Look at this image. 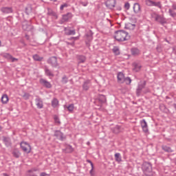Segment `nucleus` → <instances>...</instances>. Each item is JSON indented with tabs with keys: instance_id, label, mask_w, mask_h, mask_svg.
<instances>
[{
	"instance_id": "f257e3e1",
	"label": "nucleus",
	"mask_w": 176,
	"mask_h": 176,
	"mask_svg": "<svg viewBox=\"0 0 176 176\" xmlns=\"http://www.w3.org/2000/svg\"><path fill=\"white\" fill-rule=\"evenodd\" d=\"M113 37L117 42H124V41H129L131 38L129 33L123 30L116 31Z\"/></svg>"
},
{
	"instance_id": "f03ea898",
	"label": "nucleus",
	"mask_w": 176,
	"mask_h": 176,
	"mask_svg": "<svg viewBox=\"0 0 176 176\" xmlns=\"http://www.w3.org/2000/svg\"><path fill=\"white\" fill-rule=\"evenodd\" d=\"M142 170L146 176H153V170H152V164L151 162H144L142 165Z\"/></svg>"
},
{
	"instance_id": "7ed1b4c3",
	"label": "nucleus",
	"mask_w": 176,
	"mask_h": 176,
	"mask_svg": "<svg viewBox=\"0 0 176 176\" xmlns=\"http://www.w3.org/2000/svg\"><path fill=\"white\" fill-rule=\"evenodd\" d=\"M145 86H146V81H140L138 85V87L136 89V96L137 97H140L141 96V94L142 93V89H145Z\"/></svg>"
},
{
	"instance_id": "20e7f679",
	"label": "nucleus",
	"mask_w": 176,
	"mask_h": 176,
	"mask_svg": "<svg viewBox=\"0 0 176 176\" xmlns=\"http://www.w3.org/2000/svg\"><path fill=\"white\" fill-rule=\"evenodd\" d=\"M153 19L157 21V23H160L162 25H164V24H167V19L164 18V16L154 13Z\"/></svg>"
},
{
	"instance_id": "39448f33",
	"label": "nucleus",
	"mask_w": 176,
	"mask_h": 176,
	"mask_svg": "<svg viewBox=\"0 0 176 176\" xmlns=\"http://www.w3.org/2000/svg\"><path fill=\"white\" fill-rule=\"evenodd\" d=\"M21 148L25 153H31V145L28 144L27 142H22L20 144Z\"/></svg>"
},
{
	"instance_id": "423d86ee",
	"label": "nucleus",
	"mask_w": 176,
	"mask_h": 176,
	"mask_svg": "<svg viewBox=\"0 0 176 176\" xmlns=\"http://www.w3.org/2000/svg\"><path fill=\"white\" fill-rule=\"evenodd\" d=\"M54 137H56L59 141H64L67 137L64 135V133L60 130H56L54 131Z\"/></svg>"
},
{
	"instance_id": "0eeeda50",
	"label": "nucleus",
	"mask_w": 176,
	"mask_h": 176,
	"mask_svg": "<svg viewBox=\"0 0 176 176\" xmlns=\"http://www.w3.org/2000/svg\"><path fill=\"white\" fill-rule=\"evenodd\" d=\"M47 63L52 65L54 68L58 67V63H57V57L52 56L47 60Z\"/></svg>"
},
{
	"instance_id": "6e6552de",
	"label": "nucleus",
	"mask_w": 176,
	"mask_h": 176,
	"mask_svg": "<svg viewBox=\"0 0 176 176\" xmlns=\"http://www.w3.org/2000/svg\"><path fill=\"white\" fill-rule=\"evenodd\" d=\"M96 101H98L99 107H102L103 104H107V97L105 96V95H102V94H99Z\"/></svg>"
},
{
	"instance_id": "1a4fd4ad",
	"label": "nucleus",
	"mask_w": 176,
	"mask_h": 176,
	"mask_svg": "<svg viewBox=\"0 0 176 176\" xmlns=\"http://www.w3.org/2000/svg\"><path fill=\"white\" fill-rule=\"evenodd\" d=\"M2 56L7 60H11L12 63H14L16 61H19V59L14 58L9 53H3Z\"/></svg>"
},
{
	"instance_id": "9d476101",
	"label": "nucleus",
	"mask_w": 176,
	"mask_h": 176,
	"mask_svg": "<svg viewBox=\"0 0 176 176\" xmlns=\"http://www.w3.org/2000/svg\"><path fill=\"white\" fill-rule=\"evenodd\" d=\"M132 67L133 71H134V72H140L142 66L141 65V63H140V62H133L132 63Z\"/></svg>"
},
{
	"instance_id": "9b49d317",
	"label": "nucleus",
	"mask_w": 176,
	"mask_h": 176,
	"mask_svg": "<svg viewBox=\"0 0 176 176\" xmlns=\"http://www.w3.org/2000/svg\"><path fill=\"white\" fill-rule=\"evenodd\" d=\"M105 5L109 9H113L116 6V0H107L105 2Z\"/></svg>"
},
{
	"instance_id": "f8f14e48",
	"label": "nucleus",
	"mask_w": 176,
	"mask_h": 176,
	"mask_svg": "<svg viewBox=\"0 0 176 176\" xmlns=\"http://www.w3.org/2000/svg\"><path fill=\"white\" fill-rule=\"evenodd\" d=\"M36 98L35 99L36 101V105L38 109H42L43 108V101L39 96H36Z\"/></svg>"
},
{
	"instance_id": "ddd939ff",
	"label": "nucleus",
	"mask_w": 176,
	"mask_h": 176,
	"mask_svg": "<svg viewBox=\"0 0 176 176\" xmlns=\"http://www.w3.org/2000/svg\"><path fill=\"white\" fill-rule=\"evenodd\" d=\"M91 86V82L89 80H87L82 84V90H84V91H87L90 89Z\"/></svg>"
},
{
	"instance_id": "4468645a",
	"label": "nucleus",
	"mask_w": 176,
	"mask_h": 176,
	"mask_svg": "<svg viewBox=\"0 0 176 176\" xmlns=\"http://www.w3.org/2000/svg\"><path fill=\"white\" fill-rule=\"evenodd\" d=\"M40 83L47 89H52V84L43 78L40 79Z\"/></svg>"
},
{
	"instance_id": "2eb2a0df",
	"label": "nucleus",
	"mask_w": 176,
	"mask_h": 176,
	"mask_svg": "<svg viewBox=\"0 0 176 176\" xmlns=\"http://www.w3.org/2000/svg\"><path fill=\"white\" fill-rule=\"evenodd\" d=\"M140 124L142 128V130L144 131V133H148V131H149V130L148 129V124L146 123V120H142L140 121Z\"/></svg>"
},
{
	"instance_id": "dca6fc26",
	"label": "nucleus",
	"mask_w": 176,
	"mask_h": 176,
	"mask_svg": "<svg viewBox=\"0 0 176 176\" xmlns=\"http://www.w3.org/2000/svg\"><path fill=\"white\" fill-rule=\"evenodd\" d=\"M1 11L5 14H8L9 13H13V8L12 7H3Z\"/></svg>"
},
{
	"instance_id": "f3484780",
	"label": "nucleus",
	"mask_w": 176,
	"mask_h": 176,
	"mask_svg": "<svg viewBox=\"0 0 176 176\" xmlns=\"http://www.w3.org/2000/svg\"><path fill=\"white\" fill-rule=\"evenodd\" d=\"M3 142L5 144L6 146L9 148V146H12V140L10 138L3 137Z\"/></svg>"
},
{
	"instance_id": "a211bd4d",
	"label": "nucleus",
	"mask_w": 176,
	"mask_h": 176,
	"mask_svg": "<svg viewBox=\"0 0 176 176\" xmlns=\"http://www.w3.org/2000/svg\"><path fill=\"white\" fill-rule=\"evenodd\" d=\"M22 28L24 31H32L34 30V26L29 25L27 22L23 23Z\"/></svg>"
},
{
	"instance_id": "6ab92c4d",
	"label": "nucleus",
	"mask_w": 176,
	"mask_h": 176,
	"mask_svg": "<svg viewBox=\"0 0 176 176\" xmlns=\"http://www.w3.org/2000/svg\"><path fill=\"white\" fill-rule=\"evenodd\" d=\"M133 12L136 14L141 12V6L138 3H135L133 5Z\"/></svg>"
},
{
	"instance_id": "aec40b11",
	"label": "nucleus",
	"mask_w": 176,
	"mask_h": 176,
	"mask_svg": "<svg viewBox=\"0 0 176 176\" xmlns=\"http://www.w3.org/2000/svg\"><path fill=\"white\" fill-rule=\"evenodd\" d=\"M117 79H118V83H124V74L122 72H118L117 76Z\"/></svg>"
},
{
	"instance_id": "412c9836",
	"label": "nucleus",
	"mask_w": 176,
	"mask_h": 176,
	"mask_svg": "<svg viewBox=\"0 0 176 176\" xmlns=\"http://www.w3.org/2000/svg\"><path fill=\"white\" fill-rule=\"evenodd\" d=\"M72 16H73L72 13L68 12L66 14L63 15V21H68L69 19H72Z\"/></svg>"
},
{
	"instance_id": "4be33fe9",
	"label": "nucleus",
	"mask_w": 176,
	"mask_h": 176,
	"mask_svg": "<svg viewBox=\"0 0 176 176\" xmlns=\"http://www.w3.org/2000/svg\"><path fill=\"white\" fill-rule=\"evenodd\" d=\"M162 151H164V152H167L168 153H171L173 152V149H171V147L166 146L164 144L162 146Z\"/></svg>"
},
{
	"instance_id": "5701e85b",
	"label": "nucleus",
	"mask_w": 176,
	"mask_h": 176,
	"mask_svg": "<svg viewBox=\"0 0 176 176\" xmlns=\"http://www.w3.org/2000/svg\"><path fill=\"white\" fill-rule=\"evenodd\" d=\"M131 53L132 56H140V50L137 47H133L131 49Z\"/></svg>"
},
{
	"instance_id": "b1692460",
	"label": "nucleus",
	"mask_w": 176,
	"mask_h": 176,
	"mask_svg": "<svg viewBox=\"0 0 176 176\" xmlns=\"http://www.w3.org/2000/svg\"><path fill=\"white\" fill-rule=\"evenodd\" d=\"M35 171H38V168H32L28 170V176H38V175H36L35 173Z\"/></svg>"
},
{
	"instance_id": "393cba45",
	"label": "nucleus",
	"mask_w": 176,
	"mask_h": 176,
	"mask_svg": "<svg viewBox=\"0 0 176 176\" xmlns=\"http://www.w3.org/2000/svg\"><path fill=\"white\" fill-rule=\"evenodd\" d=\"M65 35H75L76 34V32H75V30H71V29H67V28H65Z\"/></svg>"
},
{
	"instance_id": "a878e982",
	"label": "nucleus",
	"mask_w": 176,
	"mask_h": 176,
	"mask_svg": "<svg viewBox=\"0 0 176 176\" xmlns=\"http://www.w3.org/2000/svg\"><path fill=\"white\" fill-rule=\"evenodd\" d=\"M12 155L14 157H16V159H19L20 157L21 153H20V151H19L17 148H15L12 151Z\"/></svg>"
},
{
	"instance_id": "bb28decb",
	"label": "nucleus",
	"mask_w": 176,
	"mask_h": 176,
	"mask_svg": "<svg viewBox=\"0 0 176 176\" xmlns=\"http://www.w3.org/2000/svg\"><path fill=\"white\" fill-rule=\"evenodd\" d=\"M77 59L78 61V64H80V63H85V61H86V56H85L83 55H78V56H77Z\"/></svg>"
},
{
	"instance_id": "cd10ccee",
	"label": "nucleus",
	"mask_w": 176,
	"mask_h": 176,
	"mask_svg": "<svg viewBox=\"0 0 176 176\" xmlns=\"http://www.w3.org/2000/svg\"><path fill=\"white\" fill-rule=\"evenodd\" d=\"M44 71L47 76H54V74H53V72H52L51 70L49 69L47 67H45Z\"/></svg>"
},
{
	"instance_id": "c85d7f7f",
	"label": "nucleus",
	"mask_w": 176,
	"mask_h": 176,
	"mask_svg": "<svg viewBox=\"0 0 176 176\" xmlns=\"http://www.w3.org/2000/svg\"><path fill=\"white\" fill-rule=\"evenodd\" d=\"M87 38L88 39L89 42L93 40V31L89 30L86 34Z\"/></svg>"
},
{
	"instance_id": "c756f323",
	"label": "nucleus",
	"mask_w": 176,
	"mask_h": 176,
	"mask_svg": "<svg viewBox=\"0 0 176 176\" xmlns=\"http://www.w3.org/2000/svg\"><path fill=\"white\" fill-rule=\"evenodd\" d=\"M9 101V97L6 94H3L1 97L3 104H6Z\"/></svg>"
},
{
	"instance_id": "7c9ffc66",
	"label": "nucleus",
	"mask_w": 176,
	"mask_h": 176,
	"mask_svg": "<svg viewBox=\"0 0 176 176\" xmlns=\"http://www.w3.org/2000/svg\"><path fill=\"white\" fill-rule=\"evenodd\" d=\"M65 152L66 153H72V152H74V148H72V146L67 145L65 148Z\"/></svg>"
},
{
	"instance_id": "2f4dec72",
	"label": "nucleus",
	"mask_w": 176,
	"mask_h": 176,
	"mask_svg": "<svg viewBox=\"0 0 176 176\" xmlns=\"http://www.w3.org/2000/svg\"><path fill=\"white\" fill-rule=\"evenodd\" d=\"M52 106L53 108H57L58 106V100L57 98H54L52 101Z\"/></svg>"
},
{
	"instance_id": "473e14b6",
	"label": "nucleus",
	"mask_w": 176,
	"mask_h": 176,
	"mask_svg": "<svg viewBox=\"0 0 176 176\" xmlns=\"http://www.w3.org/2000/svg\"><path fill=\"white\" fill-rule=\"evenodd\" d=\"M114 156L116 162H118V163L122 162V156H120V153H116Z\"/></svg>"
},
{
	"instance_id": "72a5a7b5",
	"label": "nucleus",
	"mask_w": 176,
	"mask_h": 176,
	"mask_svg": "<svg viewBox=\"0 0 176 176\" xmlns=\"http://www.w3.org/2000/svg\"><path fill=\"white\" fill-rule=\"evenodd\" d=\"M153 6H155V8H159V9H162V2L160 1L155 2L153 1Z\"/></svg>"
},
{
	"instance_id": "f704fd0d",
	"label": "nucleus",
	"mask_w": 176,
	"mask_h": 176,
	"mask_svg": "<svg viewBox=\"0 0 176 176\" xmlns=\"http://www.w3.org/2000/svg\"><path fill=\"white\" fill-rule=\"evenodd\" d=\"M168 13L170 17H173V19H176V12L174 10L170 8L168 10Z\"/></svg>"
},
{
	"instance_id": "c9c22d12",
	"label": "nucleus",
	"mask_w": 176,
	"mask_h": 176,
	"mask_svg": "<svg viewBox=\"0 0 176 176\" xmlns=\"http://www.w3.org/2000/svg\"><path fill=\"white\" fill-rule=\"evenodd\" d=\"M33 58H34V61H42V60H43V58L39 56V55H38V54H34L33 56Z\"/></svg>"
},
{
	"instance_id": "e433bc0d",
	"label": "nucleus",
	"mask_w": 176,
	"mask_h": 176,
	"mask_svg": "<svg viewBox=\"0 0 176 176\" xmlns=\"http://www.w3.org/2000/svg\"><path fill=\"white\" fill-rule=\"evenodd\" d=\"M68 82V77L66 75H63L61 80V83L63 85H67V82Z\"/></svg>"
},
{
	"instance_id": "4c0bfd02",
	"label": "nucleus",
	"mask_w": 176,
	"mask_h": 176,
	"mask_svg": "<svg viewBox=\"0 0 176 176\" xmlns=\"http://www.w3.org/2000/svg\"><path fill=\"white\" fill-rule=\"evenodd\" d=\"M113 53H114V54H116V56H119V54H120V51L119 50V47H114L113 48Z\"/></svg>"
},
{
	"instance_id": "58836bf2",
	"label": "nucleus",
	"mask_w": 176,
	"mask_h": 176,
	"mask_svg": "<svg viewBox=\"0 0 176 176\" xmlns=\"http://www.w3.org/2000/svg\"><path fill=\"white\" fill-rule=\"evenodd\" d=\"M31 12H32V7H31V6L25 7V13H26L27 14H30V13H31Z\"/></svg>"
},
{
	"instance_id": "ea45409f",
	"label": "nucleus",
	"mask_w": 176,
	"mask_h": 176,
	"mask_svg": "<svg viewBox=\"0 0 176 176\" xmlns=\"http://www.w3.org/2000/svg\"><path fill=\"white\" fill-rule=\"evenodd\" d=\"M113 133H114V134H119V133H120V126H116L114 127L113 129Z\"/></svg>"
},
{
	"instance_id": "a19ab883",
	"label": "nucleus",
	"mask_w": 176,
	"mask_h": 176,
	"mask_svg": "<svg viewBox=\"0 0 176 176\" xmlns=\"http://www.w3.org/2000/svg\"><path fill=\"white\" fill-rule=\"evenodd\" d=\"M54 120L56 124H58V125L61 124V122L60 121V118H58V116H54Z\"/></svg>"
},
{
	"instance_id": "79ce46f5",
	"label": "nucleus",
	"mask_w": 176,
	"mask_h": 176,
	"mask_svg": "<svg viewBox=\"0 0 176 176\" xmlns=\"http://www.w3.org/2000/svg\"><path fill=\"white\" fill-rule=\"evenodd\" d=\"M125 82L126 85H130L131 83V78L130 77H126L124 78V82Z\"/></svg>"
},
{
	"instance_id": "37998d69",
	"label": "nucleus",
	"mask_w": 176,
	"mask_h": 176,
	"mask_svg": "<svg viewBox=\"0 0 176 176\" xmlns=\"http://www.w3.org/2000/svg\"><path fill=\"white\" fill-rule=\"evenodd\" d=\"M146 5L147 6H153V1H152V0H146Z\"/></svg>"
},
{
	"instance_id": "c03bdc74",
	"label": "nucleus",
	"mask_w": 176,
	"mask_h": 176,
	"mask_svg": "<svg viewBox=\"0 0 176 176\" xmlns=\"http://www.w3.org/2000/svg\"><path fill=\"white\" fill-rule=\"evenodd\" d=\"M30 95L28 93H25L23 95V98H24L25 100H30Z\"/></svg>"
},
{
	"instance_id": "a18cd8bd",
	"label": "nucleus",
	"mask_w": 176,
	"mask_h": 176,
	"mask_svg": "<svg viewBox=\"0 0 176 176\" xmlns=\"http://www.w3.org/2000/svg\"><path fill=\"white\" fill-rule=\"evenodd\" d=\"M74 104H69L68 107H67V109L69 112H72L74 111Z\"/></svg>"
},
{
	"instance_id": "49530a36",
	"label": "nucleus",
	"mask_w": 176,
	"mask_h": 176,
	"mask_svg": "<svg viewBox=\"0 0 176 176\" xmlns=\"http://www.w3.org/2000/svg\"><path fill=\"white\" fill-rule=\"evenodd\" d=\"M50 16H52L53 17H58L57 14L55 12L50 11L48 12Z\"/></svg>"
},
{
	"instance_id": "de8ad7c7",
	"label": "nucleus",
	"mask_w": 176,
	"mask_h": 176,
	"mask_svg": "<svg viewBox=\"0 0 176 176\" xmlns=\"http://www.w3.org/2000/svg\"><path fill=\"white\" fill-rule=\"evenodd\" d=\"M64 8H68V3L62 4L60 7V10H64Z\"/></svg>"
},
{
	"instance_id": "09e8293b",
	"label": "nucleus",
	"mask_w": 176,
	"mask_h": 176,
	"mask_svg": "<svg viewBox=\"0 0 176 176\" xmlns=\"http://www.w3.org/2000/svg\"><path fill=\"white\" fill-rule=\"evenodd\" d=\"M124 8H125L126 10H129V9H130V3H129V2L125 3V4H124Z\"/></svg>"
},
{
	"instance_id": "8fccbe9b",
	"label": "nucleus",
	"mask_w": 176,
	"mask_h": 176,
	"mask_svg": "<svg viewBox=\"0 0 176 176\" xmlns=\"http://www.w3.org/2000/svg\"><path fill=\"white\" fill-rule=\"evenodd\" d=\"M40 176H50V175H49L45 172H42L40 173Z\"/></svg>"
},
{
	"instance_id": "3c124183",
	"label": "nucleus",
	"mask_w": 176,
	"mask_h": 176,
	"mask_svg": "<svg viewBox=\"0 0 176 176\" xmlns=\"http://www.w3.org/2000/svg\"><path fill=\"white\" fill-rule=\"evenodd\" d=\"M89 174L91 176H94V169L91 168L89 171Z\"/></svg>"
},
{
	"instance_id": "603ef678",
	"label": "nucleus",
	"mask_w": 176,
	"mask_h": 176,
	"mask_svg": "<svg viewBox=\"0 0 176 176\" xmlns=\"http://www.w3.org/2000/svg\"><path fill=\"white\" fill-rule=\"evenodd\" d=\"M172 9H173V10H176V4L172 5Z\"/></svg>"
},
{
	"instance_id": "864d4df0",
	"label": "nucleus",
	"mask_w": 176,
	"mask_h": 176,
	"mask_svg": "<svg viewBox=\"0 0 176 176\" xmlns=\"http://www.w3.org/2000/svg\"><path fill=\"white\" fill-rule=\"evenodd\" d=\"M71 39H74V41H78V39H79V37L76 36V37H72Z\"/></svg>"
},
{
	"instance_id": "5fc2aeb1",
	"label": "nucleus",
	"mask_w": 176,
	"mask_h": 176,
	"mask_svg": "<svg viewBox=\"0 0 176 176\" xmlns=\"http://www.w3.org/2000/svg\"><path fill=\"white\" fill-rule=\"evenodd\" d=\"M86 46H87V47H90V43L86 41Z\"/></svg>"
},
{
	"instance_id": "6e6d98bb",
	"label": "nucleus",
	"mask_w": 176,
	"mask_h": 176,
	"mask_svg": "<svg viewBox=\"0 0 176 176\" xmlns=\"http://www.w3.org/2000/svg\"><path fill=\"white\" fill-rule=\"evenodd\" d=\"M91 164V167L92 170H94V164H93V162H91V164Z\"/></svg>"
},
{
	"instance_id": "4d7b16f0",
	"label": "nucleus",
	"mask_w": 176,
	"mask_h": 176,
	"mask_svg": "<svg viewBox=\"0 0 176 176\" xmlns=\"http://www.w3.org/2000/svg\"><path fill=\"white\" fill-rule=\"evenodd\" d=\"M87 163H89L90 164H91V163L93 162L90 160H87Z\"/></svg>"
},
{
	"instance_id": "13d9d810",
	"label": "nucleus",
	"mask_w": 176,
	"mask_h": 176,
	"mask_svg": "<svg viewBox=\"0 0 176 176\" xmlns=\"http://www.w3.org/2000/svg\"><path fill=\"white\" fill-rule=\"evenodd\" d=\"M117 10H122V7H120V6L118 7Z\"/></svg>"
},
{
	"instance_id": "bf43d9fd",
	"label": "nucleus",
	"mask_w": 176,
	"mask_h": 176,
	"mask_svg": "<svg viewBox=\"0 0 176 176\" xmlns=\"http://www.w3.org/2000/svg\"><path fill=\"white\" fill-rule=\"evenodd\" d=\"M173 107H174V108H175V111H176V104H175V103L173 104Z\"/></svg>"
},
{
	"instance_id": "052dcab7",
	"label": "nucleus",
	"mask_w": 176,
	"mask_h": 176,
	"mask_svg": "<svg viewBox=\"0 0 176 176\" xmlns=\"http://www.w3.org/2000/svg\"><path fill=\"white\" fill-rule=\"evenodd\" d=\"M82 6H87V3H82Z\"/></svg>"
},
{
	"instance_id": "680f3d73",
	"label": "nucleus",
	"mask_w": 176,
	"mask_h": 176,
	"mask_svg": "<svg viewBox=\"0 0 176 176\" xmlns=\"http://www.w3.org/2000/svg\"><path fill=\"white\" fill-rule=\"evenodd\" d=\"M52 1L53 2H57V0H50Z\"/></svg>"
},
{
	"instance_id": "e2e57ef3",
	"label": "nucleus",
	"mask_w": 176,
	"mask_h": 176,
	"mask_svg": "<svg viewBox=\"0 0 176 176\" xmlns=\"http://www.w3.org/2000/svg\"><path fill=\"white\" fill-rule=\"evenodd\" d=\"M87 145H90V142H87Z\"/></svg>"
},
{
	"instance_id": "0e129e2a",
	"label": "nucleus",
	"mask_w": 176,
	"mask_h": 176,
	"mask_svg": "<svg viewBox=\"0 0 176 176\" xmlns=\"http://www.w3.org/2000/svg\"><path fill=\"white\" fill-rule=\"evenodd\" d=\"M166 42H168V43H169L167 39H165Z\"/></svg>"
},
{
	"instance_id": "69168bd1",
	"label": "nucleus",
	"mask_w": 176,
	"mask_h": 176,
	"mask_svg": "<svg viewBox=\"0 0 176 176\" xmlns=\"http://www.w3.org/2000/svg\"><path fill=\"white\" fill-rule=\"evenodd\" d=\"M25 36H26V38H28V35L26 34Z\"/></svg>"
},
{
	"instance_id": "338daca9",
	"label": "nucleus",
	"mask_w": 176,
	"mask_h": 176,
	"mask_svg": "<svg viewBox=\"0 0 176 176\" xmlns=\"http://www.w3.org/2000/svg\"><path fill=\"white\" fill-rule=\"evenodd\" d=\"M1 45H2V42L0 41V46H1Z\"/></svg>"
},
{
	"instance_id": "774afa93",
	"label": "nucleus",
	"mask_w": 176,
	"mask_h": 176,
	"mask_svg": "<svg viewBox=\"0 0 176 176\" xmlns=\"http://www.w3.org/2000/svg\"><path fill=\"white\" fill-rule=\"evenodd\" d=\"M157 50H159V47H157Z\"/></svg>"
}]
</instances>
